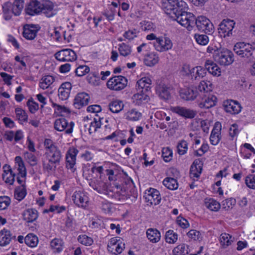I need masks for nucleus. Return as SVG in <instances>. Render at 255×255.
Returning <instances> with one entry per match:
<instances>
[{
    "mask_svg": "<svg viewBox=\"0 0 255 255\" xmlns=\"http://www.w3.org/2000/svg\"><path fill=\"white\" fill-rule=\"evenodd\" d=\"M53 7V3L50 0H46L41 3L37 0H33L28 3L25 11L29 15L33 16L43 12L47 17H50L57 12Z\"/></svg>",
    "mask_w": 255,
    "mask_h": 255,
    "instance_id": "f257e3e1",
    "label": "nucleus"
},
{
    "mask_svg": "<svg viewBox=\"0 0 255 255\" xmlns=\"http://www.w3.org/2000/svg\"><path fill=\"white\" fill-rule=\"evenodd\" d=\"M198 90L200 92L198 106L201 108L209 109L215 106L217 103V97L212 95H208V93L212 90V84L209 81H202L198 85Z\"/></svg>",
    "mask_w": 255,
    "mask_h": 255,
    "instance_id": "f03ea898",
    "label": "nucleus"
},
{
    "mask_svg": "<svg viewBox=\"0 0 255 255\" xmlns=\"http://www.w3.org/2000/svg\"><path fill=\"white\" fill-rule=\"evenodd\" d=\"M44 158L42 159V166L44 171L48 173L55 171L56 166L60 164L62 159V154L60 149L57 147L48 151H45Z\"/></svg>",
    "mask_w": 255,
    "mask_h": 255,
    "instance_id": "7ed1b4c3",
    "label": "nucleus"
},
{
    "mask_svg": "<svg viewBox=\"0 0 255 255\" xmlns=\"http://www.w3.org/2000/svg\"><path fill=\"white\" fill-rule=\"evenodd\" d=\"M233 50L236 54L244 58L247 62H252L255 60V53L252 50V44L238 42L234 45Z\"/></svg>",
    "mask_w": 255,
    "mask_h": 255,
    "instance_id": "20e7f679",
    "label": "nucleus"
},
{
    "mask_svg": "<svg viewBox=\"0 0 255 255\" xmlns=\"http://www.w3.org/2000/svg\"><path fill=\"white\" fill-rule=\"evenodd\" d=\"M187 4L182 0H163V7L165 12L171 17H174L177 12L186 9Z\"/></svg>",
    "mask_w": 255,
    "mask_h": 255,
    "instance_id": "39448f33",
    "label": "nucleus"
},
{
    "mask_svg": "<svg viewBox=\"0 0 255 255\" xmlns=\"http://www.w3.org/2000/svg\"><path fill=\"white\" fill-rule=\"evenodd\" d=\"M185 10L186 9H184L179 10L180 12H177L173 15L174 17L171 18L190 30L194 26V21H195V16L193 13L187 12Z\"/></svg>",
    "mask_w": 255,
    "mask_h": 255,
    "instance_id": "423d86ee",
    "label": "nucleus"
},
{
    "mask_svg": "<svg viewBox=\"0 0 255 255\" xmlns=\"http://www.w3.org/2000/svg\"><path fill=\"white\" fill-rule=\"evenodd\" d=\"M213 56L215 61L223 66L229 65L234 61L233 52L225 48H220L219 50L215 51Z\"/></svg>",
    "mask_w": 255,
    "mask_h": 255,
    "instance_id": "0eeeda50",
    "label": "nucleus"
},
{
    "mask_svg": "<svg viewBox=\"0 0 255 255\" xmlns=\"http://www.w3.org/2000/svg\"><path fill=\"white\" fill-rule=\"evenodd\" d=\"M128 80L123 76H116L111 78L107 83L108 88L114 91H120L127 85Z\"/></svg>",
    "mask_w": 255,
    "mask_h": 255,
    "instance_id": "6e6552de",
    "label": "nucleus"
},
{
    "mask_svg": "<svg viewBox=\"0 0 255 255\" xmlns=\"http://www.w3.org/2000/svg\"><path fill=\"white\" fill-rule=\"evenodd\" d=\"M235 22L230 19H223L219 25L218 32L221 37L230 36L233 34Z\"/></svg>",
    "mask_w": 255,
    "mask_h": 255,
    "instance_id": "1a4fd4ad",
    "label": "nucleus"
},
{
    "mask_svg": "<svg viewBox=\"0 0 255 255\" xmlns=\"http://www.w3.org/2000/svg\"><path fill=\"white\" fill-rule=\"evenodd\" d=\"M14 160L16 166H17L15 167L18 171L17 176L16 177L17 181L19 184H21V186L22 184L25 185L27 172L24 162L22 158L19 156H16Z\"/></svg>",
    "mask_w": 255,
    "mask_h": 255,
    "instance_id": "9d476101",
    "label": "nucleus"
},
{
    "mask_svg": "<svg viewBox=\"0 0 255 255\" xmlns=\"http://www.w3.org/2000/svg\"><path fill=\"white\" fill-rule=\"evenodd\" d=\"M194 23V26L196 25L199 30L203 31L206 34H210L213 30V24L205 16H200L197 18H195Z\"/></svg>",
    "mask_w": 255,
    "mask_h": 255,
    "instance_id": "9b49d317",
    "label": "nucleus"
},
{
    "mask_svg": "<svg viewBox=\"0 0 255 255\" xmlns=\"http://www.w3.org/2000/svg\"><path fill=\"white\" fill-rule=\"evenodd\" d=\"M55 58L59 61H73L77 59L75 51L71 49H63L57 52L55 55Z\"/></svg>",
    "mask_w": 255,
    "mask_h": 255,
    "instance_id": "f8f14e48",
    "label": "nucleus"
},
{
    "mask_svg": "<svg viewBox=\"0 0 255 255\" xmlns=\"http://www.w3.org/2000/svg\"><path fill=\"white\" fill-rule=\"evenodd\" d=\"M78 150L74 147L70 148L67 151L66 155V167L70 169L72 172H75L76 168V155L78 154Z\"/></svg>",
    "mask_w": 255,
    "mask_h": 255,
    "instance_id": "ddd939ff",
    "label": "nucleus"
},
{
    "mask_svg": "<svg viewBox=\"0 0 255 255\" xmlns=\"http://www.w3.org/2000/svg\"><path fill=\"white\" fill-rule=\"evenodd\" d=\"M74 126V122H71L68 125L67 121L64 118L58 119L54 122V128L56 130L62 131L65 129V132L67 134L72 132Z\"/></svg>",
    "mask_w": 255,
    "mask_h": 255,
    "instance_id": "4468645a",
    "label": "nucleus"
},
{
    "mask_svg": "<svg viewBox=\"0 0 255 255\" xmlns=\"http://www.w3.org/2000/svg\"><path fill=\"white\" fill-rule=\"evenodd\" d=\"M170 110L185 119H193L197 115L195 111L183 107H172Z\"/></svg>",
    "mask_w": 255,
    "mask_h": 255,
    "instance_id": "2eb2a0df",
    "label": "nucleus"
},
{
    "mask_svg": "<svg viewBox=\"0 0 255 255\" xmlns=\"http://www.w3.org/2000/svg\"><path fill=\"white\" fill-rule=\"evenodd\" d=\"M200 92L198 90V86L197 87H190L182 89L180 91V96L181 98L184 100H194L199 96Z\"/></svg>",
    "mask_w": 255,
    "mask_h": 255,
    "instance_id": "dca6fc26",
    "label": "nucleus"
},
{
    "mask_svg": "<svg viewBox=\"0 0 255 255\" xmlns=\"http://www.w3.org/2000/svg\"><path fill=\"white\" fill-rule=\"evenodd\" d=\"M154 46L157 51L163 52L171 49L172 43L171 40L167 37H160L156 39L153 43Z\"/></svg>",
    "mask_w": 255,
    "mask_h": 255,
    "instance_id": "f3484780",
    "label": "nucleus"
},
{
    "mask_svg": "<svg viewBox=\"0 0 255 255\" xmlns=\"http://www.w3.org/2000/svg\"><path fill=\"white\" fill-rule=\"evenodd\" d=\"M170 87L166 85L163 81L158 80L157 82L156 92L161 99H169L170 97Z\"/></svg>",
    "mask_w": 255,
    "mask_h": 255,
    "instance_id": "a211bd4d",
    "label": "nucleus"
},
{
    "mask_svg": "<svg viewBox=\"0 0 255 255\" xmlns=\"http://www.w3.org/2000/svg\"><path fill=\"white\" fill-rule=\"evenodd\" d=\"M145 199L147 205H156L158 204L161 200V197L158 190L155 189L150 188L147 193L145 195Z\"/></svg>",
    "mask_w": 255,
    "mask_h": 255,
    "instance_id": "6ab92c4d",
    "label": "nucleus"
},
{
    "mask_svg": "<svg viewBox=\"0 0 255 255\" xmlns=\"http://www.w3.org/2000/svg\"><path fill=\"white\" fill-rule=\"evenodd\" d=\"M221 124L219 122H216L210 136V141L212 144L216 145L219 143L221 139Z\"/></svg>",
    "mask_w": 255,
    "mask_h": 255,
    "instance_id": "aec40b11",
    "label": "nucleus"
},
{
    "mask_svg": "<svg viewBox=\"0 0 255 255\" xmlns=\"http://www.w3.org/2000/svg\"><path fill=\"white\" fill-rule=\"evenodd\" d=\"M90 99V96L87 93L85 92L79 93L74 99V106L76 108L80 109L83 107L87 106Z\"/></svg>",
    "mask_w": 255,
    "mask_h": 255,
    "instance_id": "412c9836",
    "label": "nucleus"
},
{
    "mask_svg": "<svg viewBox=\"0 0 255 255\" xmlns=\"http://www.w3.org/2000/svg\"><path fill=\"white\" fill-rule=\"evenodd\" d=\"M151 85V79L149 77H144L137 81L135 87L137 91L147 93L150 91Z\"/></svg>",
    "mask_w": 255,
    "mask_h": 255,
    "instance_id": "4be33fe9",
    "label": "nucleus"
},
{
    "mask_svg": "<svg viewBox=\"0 0 255 255\" xmlns=\"http://www.w3.org/2000/svg\"><path fill=\"white\" fill-rule=\"evenodd\" d=\"M37 26L33 24H27L23 27L22 35L28 40H33L36 37L39 30Z\"/></svg>",
    "mask_w": 255,
    "mask_h": 255,
    "instance_id": "5701e85b",
    "label": "nucleus"
},
{
    "mask_svg": "<svg viewBox=\"0 0 255 255\" xmlns=\"http://www.w3.org/2000/svg\"><path fill=\"white\" fill-rule=\"evenodd\" d=\"M225 110L232 114H237L241 111V106L237 101L234 100H227L224 104Z\"/></svg>",
    "mask_w": 255,
    "mask_h": 255,
    "instance_id": "b1692460",
    "label": "nucleus"
},
{
    "mask_svg": "<svg viewBox=\"0 0 255 255\" xmlns=\"http://www.w3.org/2000/svg\"><path fill=\"white\" fill-rule=\"evenodd\" d=\"M74 203L79 207L85 209L88 204V197L82 193H77L72 196Z\"/></svg>",
    "mask_w": 255,
    "mask_h": 255,
    "instance_id": "393cba45",
    "label": "nucleus"
},
{
    "mask_svg": "<svg viewBox=\"0 0 255 255\" xmlns=\"http://www.w3.org/2000/svg\"><path fill=\"white\" fill-rule=\"evenodd\" d=\"M72 85L70 82L62 83L58 89V97L61 100H67L70 95Z\"/></svg>",
    "mask_w": 255,
    "mask_h": 255,
    "instance_id": "a878e982",
    "label": "nucleus"
},
{
    "mask_svg": "<svg viewBox=\"0 0 255 255\" xmlns=\"http://www.w3.org/2000/svg\"><path fill=\"white\" fill-rule=\"evenodd\" d=\"M15 236H12L9 230L3 229L0 231V246H5L9 244L12 239H15Z\"/></svg>",
    "mask_w": 255,
    "mask_h": 255,
    "instance_id": "bb28decb",
    "label": "nucleus"
},
{
    "mask_svg": "<svg viewBox=\"0 0 255 255\" xmlns=\"http://www.w3.org/2000/svg\"><path fill=\"white\" fill-rule=\"evenodd\" d=\"M205 67L209 73L214 76H219L221 75V70L219 66L211 60H207L205 63Z\"/></svg>",
    "mask_w": 255,
    "mask_h": 255,
    "instance_id": "cd10ccee",
    "label": "nucleus"
},
{
    "mask_svg": "<svg viewBox=\"0 0 255 255\" xmlns=\"http://www.w3.org/2000/svg\"><path fill=\"white\" fill-rule=\"evenodd\" d=\"M91 186L92 188L98 193L107 195L109 191L108 185L104 182L97 180L94 182Z\"/></svg>",
    "mask_w": 255,
    "mask_h": 255,
    "instance_id": "c85d7f7f",
    "label": "nucleus"
},
{
    "mask_svg": "<svg viewBox=\"0 0 255 255\" xmlns=\"http://www.w3.org/2000/svg\"><path fill=\"white\" fill-rule=\"evenodd\" d=\"M23 219L28 223H32L35 221L38 217L37 210L33 209H28L22 213Z\"/></svg>",
    "mask_w": 255,
    "mask_h": 255,
    "instance_id": "c756f323",
    "label": "nucleus"
},
{
    "mask_svg": "<svg viewBox=\"0 0 255 255\" xmlns=\"http://www.w3.org/2000/svg\"><path fill=\"white\" fill-rule=\"evenodd\" d=\"M106 195L111 199L113 202L116 203H120L125 200V196L119 191H114L109 190Z\"/></svg>",
    "mask_w": 255,
    "mask_h": 255,
    "instance_id": "7c9ffc66",
    "label": "nucleus"
},
{
    "mask_svg": "<svg viewBox=\"0 0 255 255\" xmlns=\"http://www.w3.org/2000/svg\"><path fill=\"white\" fill-rule=\"evenodd\" d=\"M146 236L148 240L152 243H157L160 239V233L156 229H148L146 231Z\"/></svg>",
    "mask_w": 255,
    "mask_h": 255,
    "instance_id": "2f4dec72",
    "label": "nucleus"
},
{
    "mask_svg": "<svg viewBox=\"0 0 255 255\" xmlns=\"http://www.w3.org/2000/svg\"><path fill=\"white\" fill-rule=\"evenodd\" d=\"M64 242L62 240L55 238L50 242V247L54 253H59L63 249Z\"/></svg>",
    "mask_w": 255,
    "mask_h": 255,
    "instance_id": "473e14b6",
    "label": "nucleus"
},
{
    "mask_svg": "<svg viewBox=\"0 0 255 255\" xmlns=\"http://www.w3.org/2000/svg\"><path fill=\"white\" fill-rule=\"evenodd\" d=\"M2 10L4 18L7 20L12 17V4L10 1H6L2 5Z\"/></svg>",
    "mask_w": 255,
    "mask_h": 255,
    "instance_id": "72a5a7b5",
    "label": "nucleus"
},
{
    "mask_svg": "<svg viewBox=\"0 0 255 255\" xmlns=\"http://www.w3.org/2000/svg\"><path fill=\"white\" fill-rule=\"evenodd\" d=\"M189 246L185 244L177 246L173 250V255H186L190 252Z\"/></svg>",
    "mask_w": 255,
    "mask_h": 255,
    "instance_id": "f704fd0d",
    "label": "nucleus"
},
{
    "mask_svg": "<svg viewBox=\"0 0 255 255\" xmlns=\"http://www.w3.org/2000/svg\"><path fill=\"white\" fill-rule=\"evenodd\" d=\"M110 111L114 113H118L124 108V105L122 101L114 100L109 105Z\"/></svg>",
    "mask_w": 255,
    "mask_h": 255,
    "instance_id": "c9c22d12",
    "label": "nucleus"
},
{
    "mask_svg": "<svg viewBox=\"0 0 255 255\" xmlns=\"http://www.w3.org/2000/svg\"><path fill=\"white\" fill-rule=\"evenodd\" d=\"M27 194L25 185L17 187L14 190V198L17 200L20 201L25 197Z\"/></svg>",
    "mask_w": 255,
    "mask_h": 255,
    "instance_id": "e433bc0d",
    "label": "nucleus"
},
{
    "mask_svg": "<svg viewBox=\"0 0 255 255\" xmlns=\"http://www.w3.org/2000/svg\"><path fill=\"white\" fill-rule=\"evenodd\" d=\"M103 118L100 117L95 118L94 121L90 123V126L88 128V130L90 134L95 133L98 128L101 126V120Z\"/></svg>",
    "mask_w": 255,
    "mask_h": 255,
    "instance_id": "4c0bfd02",
    "label": "nucleus"
},
{
    "mask_svg": "<svg viewBox=\"0 0 255 255\" xmlns=\"http://www.w3.org/2000/svg\"><path fill=\"white\" fill-rule=\"evenodd\" d=\"M23 0H15L12 3V13L15 15H19L23 8Z\"/></svg>",
    "mask_w": 255,
    "mask_h": 255,
    "instance_id": "58836bf2",
    "label": "nucleus"
},
{
    "mask_svg": "<svg viewBox=\"0 0 255 255\" xmlns=\"http://www.w3.org/2000/svg\"><path fill=\"white\" fill-rule=\"evenodd\" d=\"M24 242L28 246L33 248L37 246L38 239L33 234H28L24 238Z\"/></svg>",
    "mask_w": 255,
    "mask_h": 255,
    "instance_id": "ea45409f",
    "label": "nucleus"
},
{
    "mask_svg": "<svg viewBox=\"0 0 255 255\" xmlns=\"http://www.w3.org/2000/svg\"><path fill=\"white\" fill-rule=\"evenodd\" d=\"M138 92L132 97L134 103L136 105H140L144 101H147L148 96L147 93L144 92Z\"/></svg>",
    "mask_w": 255,
    "mask_h": 255,
    "instance_id": "a19ab883",
    "label": "nucleus"
},
{
    "mask_svg": "<svg viewBox=\"0 0 255 255\" xmlns=\"http://www.w3.org/2000/svg\"><path fill=\"white\" fill-rule=\"evenodd\" d=\"M39 83V87L42 89H46L48 88L54 82V77L51 75H46L44 76Z\"/></svg>",
    "mask_w": 255,
    "mask_h": 255,
    "instance_id": "79ce46f5",
    "label": "nucleus"
},
{
    "mask_svg": "<svg viewBox=\"0 0 255 255\" xmlns=\"http://www.w3.org/2000/svg\"><path fill=\"white\" fill-rule=\"evenodd\" d=\"M159 57L154 53L148 54L144 59L145 63L148 66H153L158 63Z\"/></svg>",
    "mask_w": 255,
    "mask_h": 255,
    "instance_id": "37998d69",
    "label": "nucleus"
},
{
    "mask_svg": "<svg viewBox=\"0 0 255 255\" xmlns=\"http://www.w3.org/2000/svg\"><path fill=\"white\" fill-rule=\"evenodd\" d=\"M163 185L170 190H175L178 188L177 180L171 177H167L163 181Z\"/></svg>",
    "mask_w": 255,
    "mask_h": 255,
    "instance_id": "c03bdc74",
    "label": "nucleus"
},
{
    "mask_svg": "<svg viewBox=\"0 0 255 255\" xmlns=\"http://www.w3.org/2000/svg\"><path fill=\"white\" fill-rule=\"evenodd\" d=\"M232 236L227 233H222L220 235V241L222 246L223 248H226L229 245H231L233 242V240H231Z\"/></svg>",
    "mask_w": 255,
    "mask_h": 255,
    "instance_id": "a18cd8bd",
    "label": "nucleus"
},
{
    "mask_svg": "<svg viewBox=\"0 0 255 255\" xmlns=\"http://www.w3.org/2000/svg\"><path fill=\"white\" fill-rule=\"evenodd\" d=\"M177 234L174 232L173 230H170L166 232L165 239L167 243L174 244L177 241Z\"/></svg>",
    "mask_w": 255,
    "mask_h": 255,
    "instance_id": "49530a36",
    "label": "nucleus"
},
{
    "mask_svg": "<svg viewBox=\"0 0 255 255\" xmlns=\"http://www.w3.org/2000/svg\"><path fill=\"white\" fill-rule=\"evenodd\" d=\"M205 204L208 209L213 211H217L220 208V204L212 199L206 200Z\"/></svg>",
    "mask_w": 255,
    "mask_h": 255,
    "instance_id": "de8ad7c7",
    "label": "nucleus"
},
{
    "mask_svg": "<svg viewBox=\"0 0 255 255\" xmlns=\"http://www.w3.org/2000/svg\"><path fill=\"white\" fill-rule=\"evenodd\" d=\"M15 112L16 118L20 123L27 121L28 116L24 110L21 108H17L15 109Z\"/></svg>",
    "mask_w": 255,
    "mask_h": 255,
    "instance_id": "09e8293b",
    "label": "nucleus"
},
{
    "mask_svg": "<svg viewBox=\"0 0 255 255\" xmlns=\"http://www.w3.org/2000/svg\"><path fill=\"white\" fill-rule=\"evenodd\" d=\"M119 51L121 55L127 56L130 54L131 49L129 45L123 43L119 45Z\"/></svg>",
    "mask_w": 255,
    "mask_h": 255,
    "instance_id": "8fccbe9b",
    "label": "nucleus"
},
{
    "mask_svg": "<svg viewBox=\"0 0 255 255\" xmlns=\"http://www.w3.org/2000/svg\"><path fill=\"white\" fill-rule=\"evenodd\" d=\"M188 237L194 241H201L202 240V236L199 231L195 230H191L187 234Z\"/></svg>",
    "mask_w": 255,
    "mask_h": 255,
    "instance_id": "3c124183",
    "label": "nucleus"
},
{
    "mask_svg": "<svg viewBox=\"0 0 255 255\" xmlns=\"http://www.w3.org/2000/svg\"><path fill=\"white\" fill-rule=\"evenodd\" d=\"M124 248L125 244L120 242L116 246H113L112 248H110L109 251L113 254L117 255L121 254Z\"/></svg>",
    "mask_w": 255,
    "mask_h": 255,
    "instance_id": "603ef678",
    "label": "nucleus"
},
{
    "mask_svg": "<svg viewBox=\"0 0 255 255\" xmlns=\"http://www.w3.org/2000/svg\"><path fill=\"white\" fill-rule=\"evenodd\" d=\"M141 114L138 111L132 109L128 113L127 119L129 121H137L139 120Z\"/></svg>",
    "mask_w": 255,
    "mask_h": 255,
    "instance_id": "864d4df0",
    "label": "nucleus"
},
{
    "mask_svg": "<svg viewBox=\"0 0 255 255\" xmlns=\"http://www.w3.org/2000/svg\"><path fill=\"white\" fill-rule=\"evenodd\" d=\"M177 152L180 155H184L187 152L188 149V144L187 142L182 140L179 142L177 146Z\"/></svg>",
    "mask_w": 255,
    "mask_h": 255,
    "instance_id": "5fc2aeb1",
    "label": "nucleus"
},
{
    "mask_svg": "<svg viewBox=\"0 0 255 255\" xmlns=\"http://www.w3.org/2000/svg\"><path fill=\"white\" fill-rule=\"evenodd\" d=\"M194 38L196 42L200 45H206L209 42L208 37L205 34H195Z\"/></svg>",
    "mask_w": 255,
    "mask_h": 255,
    "instance_id": "6e6d98bb",
    "label": "nucleus"
},
{
    "mask_svg": "<svg viewBox=\"0 0 255 255\" xmlns=\"http://www.w3.org/2000/svg\"><path fill=\"white\" fill-rule=\"evenodd\" d=\"M26 105L31 113H35L39 109L38 104L34 102L32 98L28 100Z\"/></svg>",
    "mask_w": 255,
    "mask_h": 255,
    "instance_id": "4d7b16f0",
    "label": "nucleus"
},
{
    "mask_svg": "<svg viewBox=\"0 0 255 255\" xmlns=\"http://www.w3.org/2000/svg\"><path fill=\"white\" fill-rule=\"evenodd\" d=\"M11 203L10 198L6 196L0 197V210L6 209Z\"/></svg>",
    "mask_w": 255,
    "mask_h": 255,
    "instance_id": "13d9d810",
    "label": "nucleus"
},
{
    "mask_svg": "<svg viewBox=\"0 0 255 255\" xmlns=\"http://www.w3.org/2000/svg\"><path fill=\"white\" fill-rule=\"evenodd\" d=\"M89 71L90 68L88 66L80 65L76 69L75 72L77 76L81 77L89 73Z\"/></svg>",
    "mask_w": 255,
    "mask_h": 255,
    "instance_id": "bf43d9fd",
    "label": "nucleus"
},
{
    "mask_svg": "<svg viewBox=\"0 0 255 255\" xmlns=\"http://www.w3.org/2000/svg\"><path fill=\"white\" fill-rule=\"evenodd\" d=\"M52 106L55 108V110L57 113L60 114L61 116H64L65 114L70 113V111L65 106L59 105L56 103L52 102Z\"/></svg>",
    "mask_w": 255,
    "mask_h": 255,
    "instance_id": "052dcab7",
    "label": "nucleus"
},
{
    "mask_svg": "<svg viewBox=\"0 0 255 255\" xmlns=\"http://www.w3.org/2000/svg\"><path fill=\"white\" fill-rule=\"evenodd\" d=\"M24 157L31 166H34L37 164V159L33 154L26 152L24 153Z\"/></svg>",
    "mask_w": 255,
    "mask_h": 255,
    "instance_id": "680f3d73",
    "label": "nucleus"
},
{
    "mask_svg": "<svg viewBox=\"0 0 255 255\" xmlns=\"http://www.w3.org/2000/svg\"><path fill=\"white\" fill-rule=\"evenodd\" d=\"M78 240L81 244L85 246H90L93 243L92 239L86 235L79 236Z\"/></svg>",
    "mask_w": 255,
    "mask_h": 255,
    "instance_id": "e2e57ef3",
    "label": "nucleus"
},
{
    "mask_svg": "<svg viewBox=\"0 0 255 255\" xmlns=\"http://www.w3.org/2000/svg\"><path fill=\"white\" fill-rule=\"evenodd\" d=\"M235 203V199L233 198L227 199L222 202L223 208L225 210H229L233 208Z\"/></svg>",
    "mask_w": 255,
    "mask_h": 255,
    "instance_id": "0e129e2a",
    "label": "nucleus"
},
{
    "mask_svg": "<svg viewBox=\"0 0 255 255\" xmlns=\"http://www.w3.org/2000/svg\"><path fill=\"white\" fill-rule=\"evenodd\" d=\"M162 156L165 162H169L172 159V152L168 148H164L162 151Z\"/></svg>",
    "mask_w": 255,
    "mask_h": 255,
    "instance_id": "69168bd1",
    "label": "nucleus"
},
{
    "mask_svg": "<svg viewBox=\"0 0 255 255\" xmlns=\"http://www.w3.org/2000/svg\"><path fill=\"white\" fill-rule=\"evenodd\" d=\"M195 76H194L193 79L196 80L198 77L199 78H203L206 74V70L205 68H203L201 66L196 67L195 68Z\"/></svg>",
    "mask_w": 255,
    "mask_h": 255,
    "instance_id": "338daca9",
    "label": "nucleus"
},
{
    "mask_svg": "<svg viewBox=\"0 0 255 255\" xmlns=\"http://www.w3.org/2000/svg\"><path fill=\"white\" fill-rule=\"evenodd\" d=\"M245 182L248 187L255 189V174L249 175L247 176Z\"/></svg>",
    "mask_w": 255,
    "mask_h": 255,
    "instance_id": "774afa93",
    "label": "nucleus"
}]
</instances>
